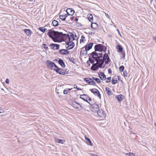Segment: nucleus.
I'll use <instances>...</instances> for the list:
<instances>
[{
  "mask_svg": "<svg viewBox=\"0 0 156 156\" xmlns=\"http://www.w3.org/2000/svg\"><path fill=\"white\" fill-rule=\"evenodd\" d=\"M102 54L101 53H97L93 51L90 54L92 58L97 62L94 63L91 67V69L93 71H95L98 68H104L105 64H108L110 61L108 55L105 53L102 58Z\"/></svg>",
  "mask_w": 156,
  "mask_h": 156,
  "instance_id": "1",
  "label": "nucleus"
},
{
  "mask_svg": "<svg viewBox=\"0 0 156 156\" xmlns=\"http://www.w3.org/2000/svg\"><path fill=\"white\" fill-rule=\"evenodd\" d=\"M48 36L55 42H59V40H63V34L51 30L47 33Z\"/></svg>",
  "mask_w": 156,
  "mask_h": 156,
  "instance_id": "2",
  "label": "nucleus"
},
{
  "mask_svg": "<svg viewBox=\"0 0 156 156\" xmlns=\"http://www.w3.org/2000/svg\"><path fill=\"white\" fill-rule=\"evenodd\" d=\"M63 40L65 39L66 40H68L69 41H72L74 40H75V37H76V35L72 33H69V34H63Z\"/></svg>",
  "mask_w": 156,
  "mask_h": 156,
  "instance_id": "3",
  "label": "nucleus"
},
{
  "mask_svg": "<svg viewBox=\"0 0 156 156\" xmlns=\"http://www.w3.org/2000/svg\"><path fill=\"white\" fill-rule=\"evenodd\" d=\"M94 49L95 52H96V51L105 52L106 50V47L102 44H98L94 46Z\"/></svg>",
  "mask_w": 156,
  "mask_h": 156,
  "instance_id": "4",
  "label": "nucleus"
},
{
  "mask_svg": "<svg viewBox=\"0 0 156 156\" xmlns=\"http://www.w3.org/2000/svg\"><path fill=\"white\" fill-rule=\"evenodd\" d=\"M46 64L48 67L51 69L55 70V69L57 68V66L55 63L50 61L47 60Z\"/></svg>",
  "mask_w": 156,
  "mask_h": 156,
  "instance_id": "5",
  "label": "nucleus"
},
{
  "mask_svg": "<svg viewBox=\"0 0 156 156\" xmlns=\"http://www.w3.org/2000/svg\"><path fill=\"white\" fill-rule=\"evenodd\" d=\"M90 105V110L93 112H98L99 109V106L96 104H92L91 102H88Z\"/></svg>",
  "mask_w": 156,
  "mask_h": 156,
  "instance_id": "6",
  "label": "nucleus"
},
{
  "mask_svg": "<svg viewBox=\"0 0 156 156\" xmlns=\"http://www.w3.org/2000/svg\"><path fill=\"white\" fill-rule=\"evenodd\" d=\"M56 71V73L60 74L62 75H64L67 74L66 71V70H64L61 68H59L57 66V68L55 69V70Z\"/></svg>",
  "mask_w": 156,
  "mask_h": 156,
  "instance_id": "7",
  "label": "nucleus"
},
{
  "mask_svg": "<svg viewBox=\"0 0 156 156\" xmlns=\"http://www.w3.org/2000/svg\"><path fill=\"white\" fill-rule=\"evenodd\" d=\"M80 98L88 103L89 102L88 101H91V98L87 94L81 95L80 96Z\"/></svg>",
  "mask_w": 156,
  "mask_h": 156,
  "instance_id": "8",
  "label": "nucleus"
},
{
  "mask_svg": "<svg viewBox=\"0 0 156 156\" xmlns=\"http://www.w3.org/2000/svg\"><path fill=\"white\" fill-rule=\"evenodd\" d=\"M97 113L98 115L101 117H105L106 116L105 112L102 109H99Z\"/></svg>",
  "mask_w": 156,
  "mask_h": 156,
  "instance_id": "9",
  "label": "nucleus"
},
{
  "mask_svg": "<svg viewBox=\"0 0 156 156\" xmlns=\"http://www.w3.org/2000/svg\"><path fill=\"white\" fill-rule=\"evenodd\" d=\"M67 46H66V48L68 50H70L72 49L74 46V43L72 41L68 42L67 43Z\"/></svg>",
  "mask_w": 156,
  "mask_h": 156,
  "instance_id": "10",
  "label": "nucleus"
},
{
  "mask_svg": "<svg viewBox=\"0 0 156 156\" xmlns=\"http://www.w3.org/2000/svg\"><path fill=\"white\" fill-rule=\"evenodd\" d=\"M90 90L95 95L98 96V97H101V94L99 91L97 89L94 88Z\"/></svg>",
  "mask_w": 156,
  "mask_h": 156,
  "instance_id": "11",
  "label": "nucleus"
},
{
  "mask_svg": "<svg viewBox=\"0 0 156 156\" xmlns=\"http://www.w3.org/2000/svg\"><path fill=\"white\" fill-rule=\"evenodd\" d=\"M72 105L74 108L76 109H78L79 107L82 108H83L82 106L80 104L76 103L74 101L72 102Z\"/></svg>",
  "mask_w": 156,
  "mask_h": 156,
  "instance_id": "12",
  "label": "nucleus"
},
{
  "mask_svg": "<svg viewBox=\"0 0 156 156\" xmlns=\"http://www.w3.org/2000/svg\"><path fill=\"white\" fill-rule=\"evenodd\" d=\"M59 53L63 55H66L68 54L69 53V51L66 49H60L59 51Z\"/></svg>",
  "mask_w": 156,
  "mask_h": 156,
  "instance_id": "13",
  "label": "nucleus"
},
{
  "mask_svg": "<svg viewBox=\"0 0 156 156\" xmlns=\"http://www.w3.org/2000/svg\"><path fill=\"white\" fill-rule=\"evenodd\" d=\"M50 46L53 49H58L59 48V45L55 44H51Z\"/></svg>",
  "mask_w": 156,
  "mask_h": 156,
  "instance_id": "14",
  "label": "nucleus"
},
{
  "mask_svg": "<svg viewBox=\"0 0 156 156\" xmlns=\"http://www.w3.org/2000/svg\"><path fill=\"white\" fill-rule=\"evenodd\" d=\"M66 12L69 15L72 16L74 13V11L71 8H68L66 10Z\"/></svg>",
  "mask_w": 156,
  "mask_h": 156,
  "instance_id": "15",
  "label": "nucleus"
},
{
  "mask_svg": "<svg viewBox=\"0 0 156 156\" xmlns=\"http://www.w3.org/2000/svg\"><path fill=\"white\" fill-rule=\"evenodd\" d=\"M124 96L122 94H119L116 96L115 97V99H117L119 102L121 101L124 98Z\"/></svg>",
  "mask_w": 156,
  "mask_h": 156,
  "instance_id": "16",
  "label": "nucleus"
},
{
  "mask_svg": "<svg viewBox=\"0 0 156 156\" xmlns=\"http://www.w3.org/2000/svg\"><path fill=\"white\" fill-rule=\"evenodd\" d=\"M93 43H90L85 46V49L86 51L89 50L92 47Z\"/></svg>",
  "mask_w": 156,
  "mask_h": 156,
  "instance_id": "17",
  "label": "nucleus"
},
{
  "mask_svg": "<svg viewBox=\"0 0 156 156\" xmlns=\"http://www.w3.org/2000/svg\"><path fill=\"white\" fill-rule=\"evenodd\" d=\"M105 91L106 93L108 96H109L112 94V91L111 90L109 87H107L105 88Z\"/></svg>",
  "mask_w": 156,
  "mask_h": 156,
  "instance_id": "18",
  "label": "nucleus"
},
{
  "mask_svg": "<svg viewBox=\"0 0 156 156\" xmlns=\"http://www.w3.org/2000/svg\"><path fill=\"white\" fill-rule=\"evenodd\" d=\"M99 77L102 80H105L106 79V76L103 73L100 72L99 74Z\"/></svg>",
  "mask_w": 156,
  "mask_h": 156,
  "instance_id": "19",
  "label": "nucleus"
},
{
  "mask_svg": "<svg viewBox=\"0 0 156 156\" xmlns=\"http://www.w3.org/2000/svg\"><path fill=\"white\" fill-rule=\"evenodd\" d=\"M58 63L62 68L65 67V63L62 59H60L58 60Z\"/></svg>",
  "mask_w": 156,
  "mask_h": 156,
  "instance_id": "20",
  "label": "nucleus"
},
{
  "mask_svg": "<svg viewBox=\"0 0 156 156\" xmlns=\"http://www.w3.org/2000/svg\"><path fill=\"white\" fill-rule=\"evenodd\" d=\"M83 80L84 81L86 82L87 83L90 84H91L92 79L90 78H85L83 79Z\"/></svg>",
  "mask_w": 156,
  "mask_h": 156,
  "instance_id": "21",
  "label": "nucleus"
},
{
  "mask_svg": "<svg viewBox=\"0 0 156 156\" xmlns=\"http://www.w3.org/2000/svg\"><path fill=\"white\" fill-rule=\"evenodd\" d=\"M116 48L117 49V51L118 52H121L122 51V48L120 45H117L116 47Z\"/></svg>",
  "mask_w": 156,
  "mask_h": 156,
  "instance_id": "22",
  "label": "nucleus"
},
{
  "mask_svg": "<svg viewBox=\"0 0 156 156\" xmlns=\"http://www.w3.org/2000/svg\"><path fill=\"white\" fill-rule=\"evenodd\" d=\"M88 19L89 21L92 22L93 21V16L91 14H88L87 15Z\"/></svg>",
  "mask_w": 156,
  "mask_h": 156,
  "instance_id": "23",
  "label": "nucleus"
},
{
  "mask_svg": "<svg viewBox=\"0 0 156 156\" xmlns=\"http://www.w3.org/2000/svg\"><path fill=\"white\" fill-rule=\"evenodd\" d=\"M24 31L28 36L30 35L31 33V32L30 30L29 29H25L24 30Z\"/></svg>",
  "mask_w": 156,
  "mask_h": 156,
  "instance_id": "24",
  "label": "nucleus"
},
{
  "mask_svg": "<svg viewBox=\"0 0 156 156\" xmlns=\"http://www.w3.org/2000/svg\"><path fill=\"white\" fill-rule=\"evenodd\" d=\"M91 27L92 28L94 29H95L97 27H98V24L96 23H92Z\"/></svg>",
  "mask_w": 156,
  "mask_h": 156,
  "instance_id": "25",
  "label": "nucleus"
},
{
  "mask_svg": "<svg viewBox=\"0 0 156 156\" xmlns=\"http://www.w3.org/2000/svg\"><path fill=\"white\" fill-rule=\"evenodd\" d=\"M53 25L55 27H56L58 25V22L55 20H54L52 22Z\"/></svg>",
  "mask_w": 156,
  "mask_h": 156,
  "instance_id": "26",
  "label": "nucleus"
},
{
  "mask_svg": "<svg viewBox=\"0 0 156 156\" xmlns=\"http://www.w3.org/2000/svg\"><path fill=\"white\" fill-rule=\"evenodd\" d=\"M67 16H65L63 15H60L59 18L60 19L62 20H65L66 19V18Z\"/></svg>",
  "mask_w": 156,
  "mask_h": 156,
  "instance_id": "27",
  "label": "nucleus"
},
{
  "mask_svg": "<svg viewBox=\"0 0 156 156\" xmlns=\"http://www.w3.org/2000/svg\"><path fill=\"white\" fill-rule=\"evenodd\" d=\"M85 139L86 140H87V142L89 143L90 145L91 146L92 145L91 141L90 139H89L88 138L86 137H85Z\"/></svg>",
  "mask_w": 156,
  "mask_h": 156,
  "instance_id": "28",
  "label": "nucleus"
},
{
  "mask_svg": "<svg viewBox=\"0 0 156 156\" xmlns=\"http://www.w3.org/2000/svg\"><path fill=\"white\" fill-rule=\"evenodd\" d=\"M92 79L96 81L98 83H100L101 82L100 80L98 78H97L96 77H92Z\"/></svg>",
  "mask_w": 156,
  "mask_h": 156,
  "instance_id": "29",
  "label": "nucleus"
},
{
  "mask_svg": "<svg viewBox=\"0 0 156 156\" xmlns=\"http://www.w3.org/2000/svg\"><path fill=\"white\" fill-rule=\"evenodd\" d=\"M118 81L116 79L112 78V83L113 84H115L117 83Z\"/></svg>",
  "mask_w": 156,
  "mask_h": 156,
  "instance_id": "30",
  "label": "nucleus"
},
{
  "mask_svg": "<svg viewBox=\"0 0 156 156\" xmlns=\"http://www.w3.org/2000/svg\"><path fill=\"white\" fill-rule=\"evenodd\" d=\"M63 140L61 139H57L56 140V142L57 143L61 144H63Z\"/></svg>",
  "mask_w": 156,
  "mask_h": 156,
  "instance_id": "31",
  "label": "nucleus"
},
{
  "mask_svg": "<svg viewBox=\"0 0 156 156\" xmlns=\"http://www.w3.org/2000/svg\"><path fill=\"white\" fill-rule=\"evenodd\" d=\"M86 40L85 39V37L83 36H82L81 37V39L80 40V42H84Z\"/></svg>",
  "mask_w": 156,
  "mask_h": 156,
  "instance_id": "32",
  "label": "nucleus"
},
{
  "mask_svg": "<svg viewBox=\"0 0 156 156\" xmlns=\"http://www.w3.org/2000/svg\"><path fill=\"white\" fill-rule=\"evenodd\" d=\"M121 57L122 58H124L125 56V54L124 52L122 51L121 52Z\"/></svg>",
  "mask_w": 156,
  "mask_h": 156,
  "instance_id": "33",
  "label": "nucleus"
},
{
  "mask_svg": "<svg viewBox=\"0 0 156 156\" xmlns=\"http://www.w3.org/2000/svg\"><path fill=\"white\" fill-rule=\"evenodd\" d=\"M126 155H128V156H135V154L133 153L129 152L126 154Z\"/></svg>",
  "mask_w": 156,
  "mask_h": 156,
  "instance_id": "34",
  "label": "nucleus"
},
{
  "mask_svg": "<svg viewBox=\"0 0 156 156\" xmlns=\"http://www.w3.org/2000/svg\"><path fill=\"white\" fill-rule=\"evenodd\" d=\"M39 29V30L43 33L46 30V29L44 27H40Z\"/></svg>",
  "mask_w": 156,
  "mask_h": 156,
  "instance_id": "35",
  "label": "nucleus"
},
{
  "mask_svg": "<svg viewBox=\"0 0 156 156\" xmlns=\"http://www.w3.org/2000/svg\"><path fill=\"white\" fill-rule=\"evenodd\" d=\"M124 67L123 66H120L119 68V70L120 72H123L124 70Z\"/></svg>",
  "mask_w": 156,
  "mask_h": 156,
  "instance_id": "36",
  "label": "nucleus"
},
{
  "mask_svg": "<svg viewBox=\"0 0 156 156\" xmlns=\"http://www.w3.org/2000/svg\"><path fill=\"white\" fill-rule=\"evenodd\" d=\"M69 60L70 61L72 62L73 63H75V61L73 58H69Z\"/></svg>",
  "mask_w": 156,
  "mask_h": 156,
  "instance_id": "37",
  "label": "nucleus"
},
{
  "mask_svg": "<svg viewBox=\"0 0 156 156\" xmlns=\"http://www.w3.org/2000/svg\"><path fill=\"white\" fill-rule=\"evenodd\" d=\"M111 77H109L107 78V80L105 81L106 83H108L110 82Z\"/></svg>",
  "mask_w": 156,
  "mask_h": 156,
  "instance_id": "38",
  "label": "nucleus"
},
{
  "mask_svg": "<svg viewBox=\"0 0 156 156\" xmlns=\"http://www.w3.org/2000/svg\"><path fill=\"white\" fill-rule=\"evenodd\" d=\"M68 89V90H64L63 93H64V94H67L68 93V91H69L70 90V89Z\"/></svg>",
  "mask_w": 156,
  "mask_h": 156,
  "instance_id": "39",
  "label": "nucleus"
},
{
  "mask_svg": "<svg viewBox=\"0 0 156 156\" xmlns=\"http://www.w3.org/2000/svg\"><path fill=\"white\" fill-rule=\"evenodd\" d=\"M74 88L77 89V90H81V89L80 88H78L77 86L76 85H74Z\"/></svg>",
  "mask_w": 156,
  "mask_h": 156,
  "instance_id": "40",
  "label": "nucleus"
},
{
  "mask_svg": "<svg viewBox=\"0 0 156 156\" xmlns=\"http://www.w3.org/2000/svg\"><path fill=\"white\" fill-rule=\"evenodd\" d=\"M42 47L45 49H48V47L47 45L45 44H43Z\"/></svg>",
  "mask_w": 156,
  "mask_h": 156,
  "instance_id": "41",
  "label": "nucleus"
},
{
  "mask_svg": "<svg viewBox=\"0 0 156 156\" xmlns=\"http://www.w3.org/2000/svg\"><path fill=\"white\" fill-rule=\"evenodd\" d=\"M89 61L91 63H94V61L93 60H92L91 58H89Z\"/></svg>",
  "mask_w": 156,
  "mask_h": 156,
  "instance_id": "42",
  "label": "nucleus"
},
{
  "mask_svg": "<svg viewBox=\"0 0 156 156\" xmlns=\"http://www.w3.org/2000/svg\"><path fill=\"white\" fill-rule=\"evenodd\" d=\"M90 85H96V83L92 79V80L91 81V84H90Z\"/></svg>",
  "mask_w": 156,
  "mask_h": 156,
  "instance_id": "43",
  "label": "nucleus"
},
{
  "mask_svg": "<svg viewBox=\"0 0 156 156\" xmlns=\"http://www.w3.org/2000/svg\"><path fill=\"white\" fill-rule=\"evenodd\" d=\"M123 74L124 75V76L125 77H127V72L126 71H125L123 72Z\"/></svg>",
  "mask_w": 156,
  "mask_h": 156,
  "instance_id": "44",
  "label": "nucleus"
},
{
  "mask_svg": "<svg viewBox=\"0 0 156 156\" xmlns=\"http://www.w3.org/2000/svg\"><path fill=\"white\" fill-rule=\"evenodd\" d=\"M89 34L90 35H93L94 34V32L90 31L89 33Z\"/></svg>",
  "mask_w": 156,
  "mask_h": 156,
  "instance_id": "45",
  "label": "nucleus"
},
{
  "mask_svg": "<svg viewBox=\"0 0 156 156\" xmlns=\"http://www.w3.org/2000/svg\"><path fill=\"white\" fill-rule=\"evenodd\" d=\"M5 82L6 83L8 84L9 82V79H7L5 80Z\"/></svg>",
  "mask_w": 156,
  "mask_h": 156,
  "instance_id": "46",
  "label": "nucleus"
},
{
  "mask_svg": "<svg viewBox=\"0 0 156 156\" xmlns=\"http://www.w3.org/2000/svg\"><path fill=\"white\" fill-rule=\"evenodd\" d=\"M105 15L106 16V17L108 18V19H110V17H109V15H108V14H107V13H105Z\"/></svg>",
  "mask_w": 156,
  "mask_h": 156,
  "instance_id": "47",
  "label": "nucleus"
},
{
  "mask_svg": "<svg viewBox=\"0 0 156 156\" xmlns=\"http://www.w3.org/2000/svg\"><path fill=\"white\" fill-rule=\"evenodd\" d=\"M108 73L110 74H111L112 73V71L111 69H109L108 70Z\"/></svg>",
  "mask_w": 156,
  "mask_h": 156,
  "instance_id": "48",
  "label": "nucleus"
},
{
  "mask_svg": "<svg viewBox=\"0 0 156 156\" xmlns=\"http://www.w3.org/2000/svg\"><path fill=\"white\" fill-rule=\"evenodd\" d=\"M90 156H94V154H92L91 153H89L88 154Z\"/></svg>",
  "mask_w": 156,
  "mask_h": 156,
  "instance_id": "49",
  "label": "nucleus"
},
{
  "mask_svg": "<svg viewBox=\"0 0 156 156\" xmlns=\"http://www.w3.org/2000/svg\"><path fill=\"white\" fill-rule=\"evenodd\" d=\"M74 17L73 16H71L70 17V20H73L74 19Z\"/></svg>",
  "mask_w": 156,
  "mask_h": 156,
  "instance_id": "50",
  "label": "nucleus"
},
{
  "mask_svg": "<svg viewBox=\"0 0 156 156\" xmlns=\"http://www.w3.org/2000/svg\"><path fill=\"white\" fill-rule=\"evenodd\" d=\"M2 109L0 107V113H2Z\"/></svg>",
  "mask_w": 156,
  "mask_h": 156,
  "instance_id": "51",
  "label": "nucleus"
},
{
  "mask_svg": "<svg viewBox=\"0 0 156 156\" xmlns=\"http://www.w3.org/2000/svg\"><path fill=\"white\" fill-rule=\"evenodd\" d=\"M153 39L155 40V42H156V36L154 37Z\"/></svg>",
  "mask_w": 156,
  "mask_h": 156,
  "instance_id": "52",
  "label": "nucleus"
},
{
  "mask_svg": "<svg viewBox=\"0 0 156 156\" xmlns=\"http://www.w3.org/2000/svg\"><path fill=\"white\" fill-rule=\"evenodd\" d=\"M78 18H75V21H76V22L77 21H78Z\"/></svg>",
  "mask_w": 156,
  "mask_h": 156,
  "instance_id": "53",
  "label": "nucleus"
},
{
  "mask_svg": "<svg viewBox=\"0 0 156 156\" xmlns=\"http://www.w3.org/2000/svg\"><path fill=\"white\" fill-rule=\"evenodd\" d=\"M117 31H118V33H119V34L120 35H121V34H120V33L119 32V30H117Z\"/></svg>",
  "mask_w": 156,
  "mask_h": 156,
  "instance_id": "54",
  "label": "nucleus"
},
{
  "mask_svg": "<svg viewBox=\"0 0 156 156\" xmlns=\"http://www.w3.org/2000/svg\"><path fill=\"white\" fill-rule=\"evenodd\" d=\"M94 156H99L98 155L95 154H94Z\"/></svg>",
  "mask_w": 156,
  "mask_h": 156,
  "instance_id": "55",
  "label": "nucleus"
}]
</instances>
